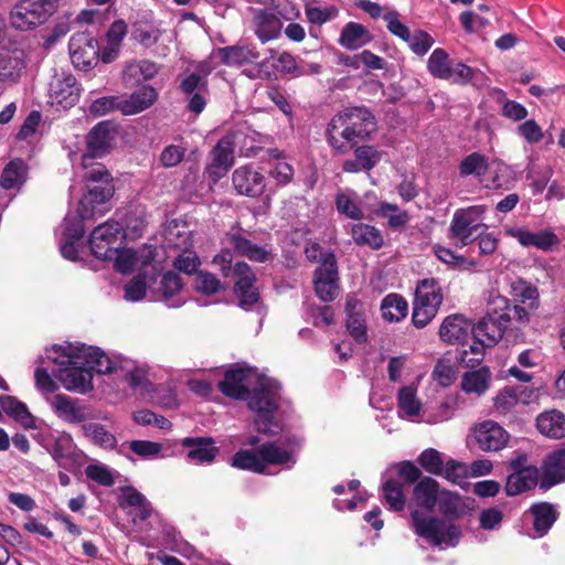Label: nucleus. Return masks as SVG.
I'll return each mask as SVG.
<instances>
[{
  "label": "nucleus",
  "instance_id": "nucleus-45",
  "mask_svg": "<svg viewBox=\"0 0 565 565\" xmlns=\"http://www.w3.org/2000/svg\"><path fill=\"white\" fill-rule=\"evenodd\" d=\"M382 498L388 508L393 511L401 512L405 508V495L403 484L395 479L386 480L382 486Z\"/></svg>",
  "mask_w": 565,
  "mask_h": 565
},
{
  "label": "nucleus",
  "instance_id": "nucleus-60",
  "mask_svg": "<svg viewBox=\"0 0 565 565\" xmlns=\"http://www.w3.org/2000/svg\"><path fill=\"white\" fill-rule=\"evenodd\" d=\"M337 210L352 220L363 218V212L359 207L355 198L348 193H339L335 199Z\"/></svg>",
  "mask_w": 565,
  "mask_h": 565
},
{
  "label": "nucleus",
  "instance_id": "nucleus-13",
  "mask_svg": "<svg viewBox=\"0 0 565 565\" xmlns=\"http://www.w3.org/2000/svg\"><path fill=\"white\" fill-rule=\"evenodd\" d=\"M124 237L122 226L115 221H107L94 228L89 237L93 255L99 259H113Z\"/></svg>",
  "mask_w": 565,
  "mask_h": 565
},
{
  "label": "nucleus",
  "instance_id": "nucleus-41",
  "mask_svg": "<svg viewBox=\"0 0 565 565\" xmlns=\"http://www.w3.org/2000/svg\"><path fill=\"white\" fill-rule=\"evenodd\" d=\"M408 305L405 299L397 294L387 295L381 303L382 317L388 322H398L407 315Z\"/></svg>",
  "mask_w": 565,
  "mask_h": 565
},
{
  "label": "nucleus",
  "instance_id": "nucleus-14",
  "mask_svg": "<svg viewBox=\"0 0 565 565\" xmlns=\"http://www.w3.org/2000/svg\"><path fill=\"white\" fill-rule=\"evenodd\" d=\"M483 212V206H472L455 213L449 231L456 245L466 246L481 235L484 225L479 222V217Z\"/></svg>",
  "mask_w": 565,
  "mask_h": 565
},
{
  "label": "nucleus",
  "instance_id": "nucleus-12",
  "mask_svg": "<svg viewBox=\"0 0 565 565\" xmlns=\"http://www.w3.org/2000/svg\"><path fill=\"white\" fill-rule=\"evenodd\" d=\"M499 302H502L507 309V311L501 313L497 319V331L500 334V339L505 341L508 344H518L523 342L524 334L522 327L527 321V311L518 305L509 307L505 298L497 297V308L500 306Z\"/></svg>",
  "mask_w": 565,
  "mask_h": 565
},
{
  "label": "nucleus",
  "instance_id": "nucleus-18",
  "mask_svg": "<svg viewBox=\"0 0 565 565\" xmlns=\"http://www.w3.org/2000/svg\"><path fill=\"white\" fill-rule=\"evenodd\" d=\"M313 284L316 294L322 301H332L338 296V268L333 254L328 255L316 269Z\"/></svg>",
  "mask_w": 565,
  "mask_h": 565
},
{
  "label": "nucleus",
  "instance_id": "nucleus-49",
  "mask_svg": "<svg viewBox=\"0 0 565 565\" xmlns=\"http://www.w3.org/2000/svg\"><path fill=\"white\" fill-rule=\"evenodd\" d=\"M544 475L552 483L565 480V449L555 451L546 458Z\"/></svg>",
  "mask_w": 565,
  "mask_h": 565
},
{
  "label": "nucleus",
  "instance_id": "nucleus-62",
  "mask_svg": "<svg viewBox=\"0 0 565 565\" xmlns=\"http://www.w3.org/2000/svg\"><path fill=\"white\" fill-rule=\"evenodd\" d=\"M510 294L523 303L527 300H535L539 296L537 289L534 286L520 278L510 282Z\"/></svg>",
  "mask_w": 565,
  "mask_h": 565
},
{
  "label": "nucleus",
  "instance_id": "nucleus-11",
  "mask_svg": "<svg viewBox=\"0 0 565 565\" xmlns=\"http://www.w3.org/2000/svg\"><path fill=\"white\" fill-rule=\"evenodd\" d=\"M427 70L431 76L439 79L466 84L472 77V68L460 63H454L444 49H435L428 57Z\"/></svg>",
  "mask_w": 565,
  "mask_h": 565
},
{
  "label": "nucleus",
  "instance_id": "nucleus-26",
  "mask_svg": "<svg viewBox=\"0 0 565 565\" xmlns=\"http://www.w3.org/2000/svg\"><path fill=\"white\" fill-rule=\"evenodd\" d=\"M26 66L25 53L23 50L14 49L0 52V81L17 82Z\"/></svg>",
  "mask_w": 565,
  "mask_h": 565
},
{
  "label": "nucleus",
  "instance_id": "nucleus-54",
  "mask_svg": "<svg viewBox=\"0 0 565 565\" xmlns=\"http://www.w3.org/2000/svg\"><path fill=\"white\" fill-rule=\"evenodd\" d=\"M440 476H443L448 481L466 489L468 483L465 481V479L469 476V468L462 462L450 459L445 462L444 470Z\"/></svg>",
  "mask_w": 565,
  "mask_h": 565
},
{
  "label": "nucleus",
  "instance_id": "nucleus-2",
  "mask_svg": "<svg viewBox=\"0 0 565 565\" xmlns=\"http://www.w3.org/2000/svg\"><path fill=\"white\" fill-rule=\"evenodd\" d=\"M252 376L250 370H230L225 373L224 380L218 383V388L228 397L248 398V407L256 413L254 419L256 429L262 434L276 435L281 430L275 416L279 384L271 380H264L249 395Z\"/></svg>",
  "mask_w": 565,
  "mask_h": 565
},
{
  "label": "nucleus",
  "instance_id": "nucleus-52",
  "mask_svg": "<svg viewBox=\"0 0 565 565\" xmlns=\"http://www.w3.org/2000/svg\"><path fill=\"white\" fill-rule=\"evenodd\" d=\"M489 167L487 158L478 152L467 156L460 163L459 170L462 177L475 174L477 177L483 175Z\"/></svg>",
  "mask_w": 565,
  "mask_h": 565
},
{
  "label": "nucleus",
  "instance_id": "nucleus-17",
  "mask_svg": "<svg viewBox=\"0 0 565 565\" xmlns=\"http://www.w3.org/2000/svg\"><path fill=\"white\" fill-rule=\"evenodd\" d=\"M45 402L53 414L64 423L81 424L88 418L87 407L78 398L58 393L45 396Z\"/></svg>",
  "mask_w": 565,
  "mask_h": 565
},
{
  "label": "nucleus",
  "instance_id": "nucleus-47",
  "mask_svg": "<svg viewBox=\"0 0 565 565\" xmlns=\"http://www.w3.org/2000/svg\"><path fill=\"white\" fill-rule=\"evenodd\" d=\"M211 158L218 167L230 169L234 163V136L226 135L221 138L213 148Z\"/></svg>",
  "mask_w": 565,
  "mask_h": 565
},
{
  "label": "nucleus",
  "instance_id": "nucleus-63",
  "mask_svg": "<svg viewBox=\"0 0 565 565\" xmlns=\"http://www.w3.org/2000/svg\"><path fill=\"white\" fill-rule=\"evenodd\" d=\"M195 289L203 295H214L222 289L221 281L215 275L207 271H200L195 277Z\"/></svg>",
  "mask_w": 565,
  "mask_h": 565
},
{
  "label": "nucleus",
  "instance_id": "nucleus-58",
  "mask_svg": "<svg viewBox=\"0 0 565 565\" xmlns=\"http://www.w3.org/2000/svg\"><path fill=\"white\" fill-rule=\"evenodd\" d=\"M418 462L427 472L437 476L441 475L445 465L443 455L434 448L424 450L418 457Z\"/></svg>",
  "mask_w": 565,
  "mask_h": 565
},
{
  "label": "nucleus",
  "instance_id": "nucleus-6",
  "mask_svg": "<svg viewBox=\"0 0 565 565\" xmlns=\"http://www.w3.org/2000/svg\"><path fill=\"white\" fill-rule=\"evenodd\" d=\"M225 246V248L214 256L213 264L220 268L223 276H234L236 278L235 294L239 299V305L243 308H248L255 305L259 299L258 290L255 287V274L252 267L245 262H237L232 266L233 254L232 250L227 248L228 246Z\"/></svg>",
  "mask_w": 565,
  "mask_h": 565
},
{
  "label": "nucleus",
  "instance_id": "nucleus-43",
  "mask_svg": "<svg viewBox=\"0 0 565 565\" xmlns=\"http://www.w3.org/2000/svg\"><path fill=\"white\" fill-rule=\"evenodd\" d=\"M533 527L536 536H543L556 520L555 511L548 503L535 504L531 508Z\"/></svg>",
  "mask_w": 565,
  "mask_h": 565
},
{
  "label": "nucleus",
  "instance_id": "nucleus-59",
  "mask_svg": "<svg viewBox=\"0 0 565 565\" xmlns=\"http://www.w3.org/2000/svg\"><path fill=\"white\" fill-rule=\"evenodd\" d=\"M114 268L121 273L128 274L130 273L138 263V256L135 250L130 248H117L116 254H114Z\"/></svg>",
  "mask_w": 565,
  "mask_h": 565
},
{
  "label": "nucleus",
  "instance_id": "nucleus-32",
  "mask_svg": "<svg viewBox=\"0 0 565 565\" xmlns=\"http://www.w3.org/2000/svg\"><path fill=\"white\" fill-rule=\"evenodd\" d=\"M536 428L539 431L553 439L565 437V415L557 411H546L536 417Z\"/></svg>",
  "mask_w": 565,
  "mask_h": 565
},
{
  "label": "nucleus",
  "instance_id": "nucleus-39",
  "mask_svg": "<svg viewBox=\"0 0 565 565\" xmlns=\"http://www.w3.org/2000/svg\"><path fill=\"white\" fill-rule=\"evenodd\" d=\"M50 452L60 467L66 470H72L75 467L76 459L71 436L67 435L56 439Z\"/></svg>",
  "mask_w": 565,
  "mask_h": 565
},
{
  "label": "nucleus",
  "instance_id": "nucleus-35",
  "mask_svg": "<svg viewBox=\"0 0 565 565\" xmlns=\"http://www.w3.org/2000/svg\"><path fill=\"white\" fill-rule=\"evenodd\" d=\"M0 411L4 412L25 429H32L35 427V419L29 412L26 405L12 396H0Z\"/></svg>",
  "mask_w": 565,
  "mask_h": 565
},
{
  "label": "nucleus",
  "instance_id": "nucleus-5",
  "mask_svg": "<svg viewBox=\"0 0 565 565\" xmlns=\"http://www.w3.org/2000/svg\"><path fill=\"white\" fill-rule=\"evenodd\" d=\"M375 129V118L370 110L364 107H352L331 119L327 128V138L333 150L344 154L369 138Z\"/></svg>",
  "mask_w": 565,
  "mask_h": 565
},
{
  "label": "nucleus",
  "instance_id": "nucleus-1",
  "mask_svg": "<svg viewBox=\"0 0 565 565\" xmlns=\"http://www.w3.org/2000/svg\"><path fill=\"white\" fill-rule=\"evenodd\" d=\"M49 360L57 365L55 377L70 392L85 394L93 390V372L108 374L113 369L109 355L99 348L83 343L54 344L45 349V356L39 363Z\"/></svg>",
  "mask_w": 565,
  "mask_h": 565
},
{
  "label": "nucleus",
  "instance_id": "nucleus-38",
  "mask_svg": "<svg viewBox=\"0 0 565 565\" xmlns=\"http://www.w3.org/2000/svg\"><path fill=\"white\" fill-rule=\"evenodd\" d=\"M119 504L121 508L131 507L136 509L134 522H136L137 519L145 521L151 515L152 508L150 502L135 488L127 487L122 489Z\"/></svg>",
  "mask_w": 565,
  "mask_h": 565
},
{
  "label": "nucleus",
  "instance_id": "nucleus-29",
  "mask_svg": "<svg viewBox=\"0 0 565 565\" xmlns=\"http://www.w3.org/2000/svg\"><path fill=\"white\" fill-rule=\"evenodd\" d=\"M213 444L212 438L202 437H188L182 441V445L189 448L188 459L195 463H211L215 459L218 449Z\"/></svg>",
  "mask_w": 565,
  "mask_h": 565
},
{
  "label": "nucleus",
  "instance_id": "nucleus-21",
  "mask_svg": "<svg viewBox=\"0 0 565 565\" xmlns=\"http://www.w3.org/2000/svg\"><path fill=\"white\" fill-rule=\"evenodd\" d=\"M347 328L359 343L367 341L366 308L355 296H348L345 300Z\"/></svg>",
  "mask_w": 565,
  "mask_h": 565
},
{
  "label": "nucleus",
  "instance_id": "nucleus-31",
  "mask_svg": "<svg viewBox=\"0 0 565 565\" xmlns=\"http://www.w3.org/2000/svg\"><path fill=\"white\" fill-rule=\"evenodd\" d=\"M255 34L262 43H267L279 36L280 20L267 10H258L254 17Z\"/></svg>",
  "mask_w": 565,
  "mask_h": 565
},
{
  "label": "nucleus",
  "instance_id": "nucleus-36",
  "mask_svg": "<svg viewBox=\"0 0 565 565\" xmlns=\"http://www.w3.org/2000/svg\"><path fill=\"white\" fill-rule=\"evenodd\" d=\"M371 40L372 36L365 26L356 22H349L341 31L339 44L347 50H358L370 43Z\"/></svg>",
  "mask_w": 565,
  "mask_h": 565
},
{
  "label": "nucleus",
  "instance_id": "nucleus-25",
  "mask_svg": "<svg viewBox=\"0 0 565 565\" xmlns=\"http://www.w3.org/2000/svg\"><path fill=\"white\" fill-rule=\"evenodd\" d=\"M157 99V90L150 85H145L128 97H120L119 111L124 115H135L151 107Z\"/></svg>",
  "mask_w": 565,
  "mask_h": 565
},
{
  "label": "nucleus",
  "instance_id": "nucleus-53",
  "mask_svg": "<svg viewBox=\"0 0 565 565\" xmlns=\"http://www.w3.org/2000/svg\"><path fill=\"white\" fill-rule=\"evenodd\" d=\"M377 214L387 218L388 225L393 228L403 227L409 221V215L406 211L399 209L396 204L387 202L380 204Z\"/></svg>",
  "mask_w": 565,
  "mask_h": 565
},
{
  "label": "nucleus",
  "instance_id": "nucleus-46",
  "mask_svg": "<svg viewBox=\"0 0 565 565\" xmlns=\"http://www.w3.org/2000/svg\"><path fill=\"white\" fill-rule=\"evenodd\" d=\"M25 179V166L22 160H12L3 169L0 185L6 190L20 186Z\"/></svg>",
  "mask_w": 565,
  "mask_h": 565
},
{
  "label": "nucleus",
  "instance_id": "nucleus-16",
  "mask_svg": "<svg viewBox=\"0 0 565 565\" xmlns=\"http://www.w3.org/2000/svg\"><path fill=\"white\" fill-rule=\"evenodd\" d=\"M72 63L81 70H89L99 61L100 47L98 41L86 32L72 35L68 42Z\"/></svg>",
  "mask_w": 565,
  "mask_h": 565
},
{
  "label": "nucleus",
  "instance_id": "nucleus-30",
  "mask_svg": "<svg viewBox=\"0 0 565 565\" xmlns=\"http://www.w3.org/2000/svg\"><path fill=\"white\" fill-rule=\"evenodd\" d=\"M158 71L157 64L151 61H131L125 65L121 77L127 86H134L143 81L153 78L158 74Z\"/></svg>",
  "mask_w": 565,
  "mask_h": 565
},
{
  "label": "nucleus",
  "instance_id": "nucleus-44",
  "mask_svg": "<svg viewBox=\"0 0 565 565\" xmlns=\"http://www.w3.org/2000/svg\"><path fill=\"white\" fill-rule=\"evenodd\" d=\"M352 238L358 245H365L373 249H379L383 245L381 232L372 225L359 223L353 225Z\"/></svg>",
  "mask_w": 565,
  "mask_h": 565
},
{
  "label": "nucleus",
  "instance_id": "nucleus-48",
  "mask_svg": "<svg viewBox=\"0 0 565 565\" xmlns=\"http://www.w3.org/2000/svg\"><path fill=\"white\" fill-rule=\"evenodd\" d=\"M494 440V422L491 419L478 423L473 427L471 443L482 451H491Z\"/></svg>",
  "mask_w": 565,
  "mask_h": 565
},
{
  "label": "nucleus",
  "instance_id": "nucleus-20",
  "mask_svg": "<svg viewBox=\"0 0 565 565\" xmlns=\"http://www.w3.org/2000/svg\"><path fill=\"white\" fill-rule=\"evenodd\" d=\"M114 186L104 182L90 186L79 201L78 213L82 218H93L105 213L104 205L113 196Z\"/></svg>",
  "mask_w": 565,
  "mask_h": 565
},
{
  "label": "nucleus",
  "instance_id": "nucleus-42",
  "mask_svg": "<svg viewBox=\"0 0 565 565\" xmlns=\"http://www.w3.org/2000/svg\"><path fill=\"white\" fill-rule=\"evenodd\" d=\"M436 505L440 513L454 518L463 515L470 509L459 494L447 490L439 491Z\"/></svg>",
  "mask_w": 565,
  "mask_h": 565
},
{
  "label": "nucleus",
  "instance_id": "nucleus-34",
  "mask_svg": "<svg viewBox=\"0 0 565 565\" xmlns=\"http://www.w3.org/2000/svg\"><path fill=\"white\" fill-rule=\"evenodd\" d=\"M398 416L413 422H420L422 403L417 398L416 388L413 386H404L398 392L397 397Z\"/></svg>",
  "mask_w": 565,
  "mask_h": 565
},
{
  "label": "nucleus",
  "instance_id": "nucleus-22",
  "mask_svg": "<svg viewBox=\"0 0 565 565\" xmlns=\"http://www.w3.org/2000/svg\"><path fill=\"white\" fill-rule=\"evenodd\" d=\"M232 182L237 193L256 198L265 189V178L249 166L237 168L232 175Z\"/></svg>",
  "mask_w": 565,
  "mask_h": 565
},
{
  "label": "nucleus",
  "instance_id": "nucleus-10",
  "mask_svg": "<svg viewBox=\"0 0 565 565\" xmlns=\"http://www.w3.org/2000/svg\"><path fill=\"white\" fill-rule=\"evenodd\" d=\"M223 244L230 246L236 255L255 263H268L275 257L271 244H257L250 241L247 231L241 226H232L225 233Z\"/></svg>",
  "mask_w": 565,
  "mask_h": 565
},
{
  "label": "nucleus",
  "instance_id": "nucleus-24",
  "mask_svg": "<svg viewBox=\"0 0 565 565\" xmlns=\"http://www.w3.org/2000/svg\"><path fill=\"white\" fill-rule=\"evenodd\" d=\"M504 233L518 239L522 246H535L543 250H548L558 243L556 235L551 231L534 233L525 227H505Z\"/></svg>",
  "mask_w": 565,
  "mask_h": 565
},
{
  "label": "nucleus",
  "instance_id": "nucleus-40",
  "mask_svg": "<svg viewBox=\"0 0 565 565\" xmlns=\"http://www.w3.org/2000/svg\"><path fill=\"white\" fill-rule=\"evenodd\" d=\"M491 371L484 366L477 371L467 372L462 376L461 387L467 393L483 394L490 386Z\"/></svg>",
  "mask_w": 565,
  "mask_h": 565
},
{
  "label": "nucleus",
  "instance_id": "nucleus-8",
  "mask_svg": "<svg viewBox=\"0 0 565 565\" xmlns=\"http://www.w3.org/2000/svg\"><path fill=\"white\" fill-rule=\"evenodd\" d=\"M444 295L438 280L423 279L418 282L413 302L412 320L415 327H426L437 315Z\"/></svg>",
  "mask_w": 565,
  "mask_h": 565
},
{
  "label": "nucleus",
  "instance_id": "nucleus-64",
  "mask_svg": "<svg viewBox=\"0 0 565 565\" xmlns=\"http://www.w3.org/2000/svg\"><path fill=\"white\" fill-rule=\"evenodd\" d=\"M186 149L180 145H169L160 153L159 161L164 168L177 167L185 157Z\"/></svg>",
  "mask_w": 565,
  "mask_h": 565
},
{
  "label": "nucleus",
  "instance_id": "nucleus-3",
  "mask_svg": "<svg viewBox=\"0 0 565 565\" xmlns=\"http://www.w3.org/2000/svg\"><path fill=\"white\" fill-rule=\"evenodd\" d=\"M494 319L487 313L473 326L463 315L454 313L446 317L439 328L440 339L448 344H463L470 334L473 342L468 349L463 348L457 355V362L463 367L473 369L486 355V350L494 344Z\"/></svg>",
  "mask_w": 565,
  "mask_h": 565
},
{
  "label": "nucleus",
  "instance_id": "nucleus-55",
  "mask_svg": "<svg viewBox=\"0 0 565 565\" xmlns=\"http://www.w3.org/2000/svg\"><path fill=\"white\" fill-rule=\"evenodd\" d=\"M405 42L412 52L418 56H424L435 43L433 36L423 30L411 32Z\"/></svg>",
  "mask_w": 565,
  "mask_h": 565
},
{
  "label": "nucleus",
  "instance_id": "nucleus-56",
  "mask_svg": "<svg viewBox=\"0 0 565 565\" xmlns=\"http://www.w3.org/2000/svg\"><path fill=\"white\" fill-rule=\"evenodd\" d=\"M86 435L94 441V444L100 446L104 449H113L116 447V437L106 430L99 424H90L85 427Z\"/></svg>",
  "mask_w": 565,
  "mask_h": 565
},
{
  "label": "nucleus",
  "instance_id": "nucleus-57",
  "mask_svg": "<svg viewBox=\"0 0 565 565\" xmlns=\"http://www.w3.org/2000/svg\"><path fill=\"white\" fill-rule=\"evenodd\" d=\"M501 96L504 97L505 93L497 88V100L502 103V115L505 118L513 121H521L527 117L529 111L522 104L510 99L502 100L500 98Z\"/></svg>",
  "mask_w": 565,
  "mask_h": 565
},
{
  "label": "nucleus",
  "instance_id": "nucleus-7",
  "mask_svg": "<svg viewBox=\"0 0 565 565\" xmlns=\"http://www.w3.org/2000/svg\"><path fill=\"white\" fill-rule=\"evenodd\" d=\"M411 519L415 533L433 546L454 547L461 539L460 526L450 521L425 516L418 510H412Z\"/></svg>",
  "mask_w": 565,
  "mask_h": 565
},
{
  "label": "nucleus",
  "instance_id": "nucleus-33",
  "mask_svg": "<svg viewBox=\"0 0 565 565\" xmlns=\"http://www.w3.org/2000/svg\"><path fill=\"white\" fill-rule=\"evenodd\" d=\"M111 141V124L102 121L89 131L87 136V152L85 154L99 157L108 150Z\"/></svg>",
  "mask_w": 565,
  "mask_h": 565
},
{
  "label": "nucleus",
  "instance_id": "nucleus-51",
  "mask_svg": "<svg viewBox=\"0 0 565 565\" xmlns=\"http://www.w3.org/2000/svg\"><path fill=\"white\" fill-rule=\"evenodd\" d=\"M95 158L96 157H92L90 154H83L82 164L85 170L84 178L97 184L110 182V174L102 163L93 161Z\"/></svg>",
  "mask_w": 565,
  "mask_h": 565
},
{
  "label": "nucleus",
  "instance_id": "nucleus-9",
  "mask_svg": "<svg viewBox=\"0 0 565 565\" xmlns=\"http://www.w3.org/2000/svg\"><path fill=\"white\" fill-rule=\"evenodd\" d=\"M57 0H20L10 13L13 28L26 31L45 23L57 10Z\"/></svg>",
  "mask_w": 565,
  "mask_h": 565
},
{
  "label": "nucleus",
  "instance_id": "nucleus-23",
  "mask_svg": "<svg viewBox=\"0 0 565 565\" xmlns=\"http://www.w3.org/2000/svg\"><path fill=\"white\" fill-rule=\"evenodd\" d=\"M111 370L108 374L116 373L122 376L131 387H143L147 384V369L136 361L122 355L109 356Z\"/></svg>",
  "mask_w": 565,
  "mask_h": 565
},
{
  "label": "nucleus",
  "instance_id": "nucleus-28",
  "mask_svg": "<svg viewBox=\"0 0 565 565\" xmlns=\"http://www.w3.org/2000/svg\"><path fill=\"white\" fill-rule=\"evenodd\" d=\"M215 54L227 66H242L253 63L259 57V52L250 45L220 47L215 51Z\"/></svg>",
  "mask_w": 565,
  "mask_h": 565
},
{
  "label": "nucleus",
  "instance_id": "nucleus-15",
  "mask_svg": "<svg viewBox=\"0 0 565 565\" xmlns=\"http://www.w3.org/2000/svg\"><path fill=\"white\" fill-rule=\"evenodd\" d=\"M81 88L72 74L55 75L49 85L47 103L56 110L68 109L79 99Z\"/></svg>",
  "mask_w": 565,
  "mask_h": 565
},
{
  "label": "nucleus",
  "instance_id": "nucleus-19",
  "mask_svg": "<svg viewBox=\"0 0 565 565\" xmlns=\"http://www.w3.org/2000/svg\"><path fill=\"white\" fill-rule=\"evenodd\" d=\"M526 457L519 456L511 462L513 472L508 477L505 490L509 495H516L536 486L539 470L534 466H525Z\"/></svg>",
  "mask_w": 565,
  "mask_h": 565
},
{
  "label": "nucleus",
  "instance_id": "nucleus-4",
  "mask_svg": "<svg viewBox=\"0 0 565 565\" xmlns=\"http://www.w3.org/2000/svg\"><path fill=\"white\" fill-rule=\"evenodd\" d=\"M301 446L300 437L286 435L279 440L264 443L255 450H238L232 459V465L258 473L265 472L270 465L290 469L297 462V452Z\"/></svg>",
  "mask_w": 565,
  "mask_h": 565
},
{
  "label": "nucleus",
  "instance_id": "nucleus-37",
  "mask_svg": "<svg viewBox=\"0 0 565 565\" xmlns=\"http://www.w3.org/2000/svg\"><path fill=\"white\" fill-rule=\"evenodd\" d=\"M181 289L182 282L179 275L169 271L160 280V298L158 299L164 301L170 308H178L184 302L179 296Z\"/></svg>",
  "mask_w": 565,
  "mask_h": 565
},
{
  "label": "nucleus",
  "instance_id": "nucleus-61",
  "mask_svg": "<svg viewBox=\"0 0 565 565\" xmlns=\"http://www.w3.org/2000/svg\"><path fill=\"white\" fill-rule=\"evenodd\" d=\"M129 449L141 458L151 459L160 456L162 445L150 440H132L129 443Z\"/></svg>",
  "mask_w": 565,
  "mask_h": 565
},
{
  "label": "nucleus",
  "instance_id": "nucleus-50",
  "mask_svg": "<svg viewBox=\"0 0 565 565\" xmlns=\"http://www.w3.org/2000/svg\"><path fill=\"white\" fill-rule=\"evenodd\" d=\"M519 403L514 387L504 386L497 394V415L507 416L509 420H513L515 418L513 411Z\"/></svg>",
  "mask_w": 565,
  "mask_h": 565
},
{
  "label": "nucleus",
  "instance_id": "nucleus-27",
  "mask_svg": "<svg viewBox=\"0 0 565 565\" xmlns=\"http://www.w3.org/2000/svg\"><path fill=\"white\" fill-rule=\"evenodd\" d=\"M438 494V482L430 477H425L414 487L411 505L415 504L426 512H431L436 507Z\"/></svg>",
  "mask_w": 565,
  "mask_h": 565
}]
</instances>
